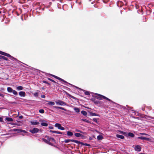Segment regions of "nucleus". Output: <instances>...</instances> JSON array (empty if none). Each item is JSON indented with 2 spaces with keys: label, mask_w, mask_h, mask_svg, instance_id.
<instances>
[{
  "label": "nucleus",
  "mask_w": 154,
  "mask_h": 154,
  "mask_svg": "<svg viewBox=\"0 0 154 154\" xmlns=\"http://www.w3.org/2000/svg\"><path fill=\"white\" fill-rule=\"evenodd\" d=\"M94 103L98 104L100 103V101H94Z\"/></svg>",
  "instance_id": "a19ab883"
},
{
  "label": "nucleus",
  "mask_w": 154,
  "mask_h": 154,
  "mask_svg": "<svg viewBox=\"0 0 154 154\" xmlns=\"http://www.w3.org/2000/svg\"><path fill=\"white\" fill-rule=\"evenodd\" d=\"M74 110L77 112H80V109L77 107H74Z\"/></svg>",
  "instance_id": "4be33fe9"
},
{
  "label": "nucleus",
  "mask_w": 154,
  "mask_h": 154,
  "mask_svg": "<svg viewBox=\"0 0 154 154\" xmlns=\"http://www.w3.org/2000/svg\"><path fill=\"white\" fill-rule=\"evenodd\" d=\"M116 136L118 138H120L121 139H123L124 138V137L123 135H121L119 134H117Z\"/></svg>",
  "instance_id": "6ab92c4d"
},
{
  "label": "nucleus",
  "mask_w": 154,
  "mask_h": 154,
  "mask_svg": "<svg viewBox=\"0 0 154 154\" xmlns=\"http://www.w3.org/2000/svg\"><path fill=\"white\" fill-rule=\"evenodd\" d=\"M67 135L68 136H72L73 135V133L72 132L69 131L67 132Z\"/></svg>",
  "instance_id": "412c9836"
},
{
  "label": "nucleus",
  "mask_w": 154,
  "mask_h": 154,
  "mask_svg": "<svg viewBox=\"0 0 154 154\" xmlns=\"http://www.w3.org/2000/svg\"><path fill=\"white\" fill-rule=\"evenodd\" d=\"M81 113L85 116H86L87 115V112L85 111L82 110L81 111Z\"/></svg>",
  "instance_id": "b1692460"
},
{
  "label": "nucleus",
  "mask_w": 154,
  "mask_h": 154,
  "mask_svg": "<svg viewBox=\"0 0 154 154\" xmlns=\"http://www.w3.org/2000/svg\"><path fill=\"white\" fill-rule=\"evenodd\" d=\"M49 128L51 129H53L54 128L52 126H50L49 127Z\"/></svg>",
  "instance_id": "c03bdc74"
},
{
  "label": "nucleus",
  "mask_w": 154,
  "mask_h": 154,
  "mask_svg": "<svg viewBox=\"0 0 154 154\" xmlns=\"http://www.w3.org/2000/svg\"><path fill=\"white\" fill-rule=\"evenodd\" d=\"M52 76H53V77H54V75H52V74H51V75Z\"/></svg>",
  "instance_id": "4d7b16f0"
},
{
  "label": "nucleus",
  "mask_w": 154,
  "mask_h": 154,
  "mask_svg": "<svg viewBox=\"0 0 154 154\" xmlns=\"http://www.w3.org/2000/svg\"><path fill=\"white\" fill-rule=\"evenodd\" d=\"M1 13V11H0V14Z\"/></svg>",
  "instance_id": "052dcab7"
},
{
  "label": "nucleus",
  "mask_w": 154,
  "mask_h": 154,
  "mask_svg": "<svg viewBox=\"0 0 154 154\" xmlns=\"http://www.w3.org/2000/svg\"><path fill=\"white\" fill-rule=\"evenodd\" d=\"M48 104L49 105H54V103L53 102H51L50 101H48Z\"/></svg>",
  "instance_id": "a878e982"
},
{
  "label": "nucleus",
  "mask_w": 154,
  "mask_h": 154,
  "mask_svg": "<svg viewBox=\"0 0 154 154\" xmlns=\"http://www.w3.org/2000/svg\"><path fill=\"white\" fill-rule=\"evenodd\" d=\"M19 95L21 97H25L26 95V93L24 91H20L19 92Z\"/></svg>",
  "instance_id": "1a4fd4ad"
},
{
  "label": "nucleus",
  "mask_w": 154,
  "mask_h": 154,
  "mask_svg": "<svg viewBox=\"0 0 154 154\" xmlns=\"http://www.w3.org/2000/svg\"><path fill=\"white\" fill-rule=\"evenodd\" d=\"M48 144H50V145H51V142L49 141H48V143H47Z\"/></svg>",
  "instance_id": "864d4df0"
},
{
  "label": "nucleus",
  "mask_w": 154,
  "mask_h": 154,
  "mask_svg": "<svg viewBox=\"0 0 154 154\" xmlns=\"http://www.w3.org/2000/svg\"><path fill=\"white\" fill-rule=\"evenodd\" d=\"M6 53H5V52H3L0 51V54H1L2 55H4V56L5 55Z\"/></svg>",
  "instance_id": "f704fd0d"
},
{
  "label": "nucleus",
  "mask_w": 154,
  "mask_h": 154,
  "mask_svg": "<svg viewBox=\"0 0 154 154\" xmlns=\"http://www.w3.org/2000/svg\"><path fill=\"white\" fill-rule=\"evenodd\" d=\"M57 134H62V133L60 132V131H57Z\"/></svg>",
  "instance_id": "09e8293b"
},
{
  "label": "nucleus",
  "mask_w": 154,
  "mask_h": 154,
  "mask_svg": "<svg viewBox=\"0 0 154 154\" xmlns=\"http://www.w3.org/2000/svg\"><path fill=\"white\" fill-rule=\"evenodd\" d=\"M5 56H7V57H11V58H12L11 59H14V60H16V59L15 58H14L13 57L11 56V55H10L9 54H7V53H6V54H5Z\"/></svg>",
  "instance_id": "dca6fc26"
},
{
  "label": "nucleus",
  "mask_w": 154,
  "mask_h": 154,
  "mask_svg": "<svg viewBox=\"0 0 154 154\" xmlns=\"http://www.w3.org/2000/svg\"><path fill=\"white\" fill-rule=\"evenodd\" d=\"M85 93L86 95H90V93H89V92L88 91H85Z\"/></svg>",
  "instance_id": "c9c22d12"
},
{
  "label": "nucleus",
  "mask_w": 154,
  "mask_h": 154,
  "mask_svg": "<svg viewBox=\"0 0 154 154\" xmlns=\"http://www.w3.org/2000/svg\"><path fill=\"white\" fill-rule=\"evenodd\" d=\"M54 107L55 108H56V109H62V110H65V111L66 110V109H64L63 108V107H61L54 106Z\"/></svg>",
  "instance_id": "a211bd4d"
},
{
  "label": "nucleus",
  "mask_w": 154,
  "mask_h": 154,
  "mask_svg": "<svg viewBox=\"0 0 154 154\" xmlns=\"http://www.w3.org/2000/svg\"><path fill=\"white\" fill-rule=\"evenodd\" d=\"M75 131H77V132H80V133H82V134H85V132H82V131H81L80 130H78V129H76Z\"/></svg>",
  "instance_id": "7c9ffc66"
},
{
  "label": "nucleus",
  "mask_w": 154,
  "mask_h": 154,
  "mask_svg": "<svg viewBox=\"0 0 154 154\" xmlns=\"http://www.w3.org/2000/svg\"><path fill=\"white\" fill-rule=\"evenodd\" d=\"M0 96H1L2 97L4 96V95L3 94L0 93Z\"/></svg>",
  "instance_id": "603ef678"
},
{
  "label": "nucleus",
  "mask_w": 154,
  "mask_h": 154,
  "mask_svg": "<svg viewBox=\"0 0 154 154\" xmlns=\"http://www.w3.org/2000/svg\"><path fill=\"white\" fill-rule=\"evenodd\" d=\"M23 88V87L21 86H18L16 88V89L18 90H22Z\"/></svg>",
  "instance_id": "5701e85b"
},
{
  "label": "nucleus",
  "mask_w": 154,
  "mask_h": 154,
  "mask_svg": "<svg viewBox=\"0 0 154 154\" xmlns=\"http://www.w3.org/2000/svg\"><path fill=\"white\" fill-rule=\"evenodd\" d=\"M82 120L83 121H85V122H87V123H91V122H90L88 120H87L86 119H82Z\"/></svg>",
  "instance_id": "c756f323"
},
{
  "label": "nucleus",
  "mask_w": 154,
  "mask_h": 154,
  "mask_svg": "<svg viewBox=\"0 0 154 154\" xmlns=\"http://www.w3.org/2000/svg\"><path fill=\"white\" fill-rule=\"evenodd\" d=\"M102 139L103 136L101 135H99L97 137V139L99 140H101Z\"/></svg>",
  "instance_id": "aec40b11"
},
{
  "label": "nucleus",
  "mask_w": 154,
  "mask_h": 154,
  "mask_svg": "<svg viewBox=\"0 0 154 154\" xmlns=\"http://www.w3.org/2000/svg\"><path fill=\"white\" fill-rule=\"evenodd\" d=\"M90 115L91 116H96V114L94 113L91 112Z\"/></svg>",
  "instance_id": "72a5a7b5"
},
{
  "label": "nucleus",
  "mask_w": 154,
  "mask_h": 154,
  "mask_svg": "<svg viewBox=\"0 0 154 154\" xmlns=\"http://www.w3.org/2000/svg\"><path fill=\"white\" fill-rule=\"evenodd\" d=\"M48 140H49V141L52 140V141H53L54 142H55V140H54V139L53 138H49V137H48Z\"/></svg>",
  "instance_id": "cd10ccee"
},
{
  "label": "nucleus",
  "mask_w": 154,
  "mask_h": 154,
  "mask_svg": "<svg viewBox=\"0 0 154 154\" xmlns=\"http://www.w3.org/2000/svg\"><path fill=\"white\" fill-rule=\"evenodd\" d=\"M43 141L45 142V143H48V140H47L45 139H43Z\"/></svg>",
  "instance_id": "4c0bfd02"
},
{
  "label": "nucleus",
  "mask_w": 154,
  "mask_h": 154,
  "mask_svg": "<svg viewBox=\"0 0 154 154\" xmlns=\"http://www.w3.org/2000/svg\"><path fill=\"white\" fill-rule=\"evenodd\" d=\"M21 130L20 129H15L14 131H20L21 132Z\"/></svg>",
  "instance_id": "79ce46f5"
},
{
  "label": "nucleus",
  "mask_w": 154,
  "mask_h": 154,
  "mask_svg": "<svg viewBox=\"0 0 154 154\" xmlns=\"http://www.w3.org/2000/svg\"><path fill=\"white\" fill-rule=\"evenodd\" d=\"M54 131L50 130V132H51L54 133Z\"/></svg>",
  "instance_id": "6e6d98bb"
},
{
  "label": "nucleus",
  "mask_w": 154,
  "mask_h": 154,
  "mask_svg": "<svg viewBox=\"0 0 154 154\" xmlns=\"http://www.w3.org/2000/svg\"><path fill=\"white\" fill-rule=\"evenodd\" d=\"M56 103L57 105H59L61 106L66 105V103L65 102L60 100H58L56 101Z\"/></svg>",
  "instance_id": "20e7f679"
},
{
  "label": "nucleus",
  "mask_w": 154,
  "mask_h": 154,
  "mask_svg": "<svg viewBox=\"0 0 154 154\" xmlns=\"http://www.w3.org/2000/svg\"><path fill=\"white\" fill-rule=\"evenodd\" d=\"M135 150L137 151H140L141 150V147L139 145H137L134 147Z\"/></svg>",
  "instance_id": "423d86ee"
},
{
  "label": "nucleus",
  "mask_w": 154,
  "mask_h": 154,
  "mask_svg": "<svg viewBox=\"0 0 154 154\" xmlns=\"http://www.w3.org/2000/svg\"><path fill=\"white\" fill-rule=\"evenodd\" d=\"M15 95H17V92L15 90H13L12 92Z\"/></svg>",
  "instance_id": "c85d7f7f"
},
{
  "label": "nucleus",
  "mask_w": 154,
  "mask_h": 154,
  "mask_svg": "<svg viewBox=\"0 0 154 154\" xmlns=\"http://www.w3.org/2000/svg\"><path fill=\"white\" fill-rule=\"evenodd\" d=\"M57 131H54V133L57 134Z\"/></svg>",
  "instance_id": "5fc2aeb1"
},
{
  "label": "nucleus",
  "mask_w": 154,
  "mask_h": 154,
  "mask_svg": "<svg viewBox=\"0 0 154 154\" xmlns=\"http://www.w3.org/2000/svg\"><path fill=\"white\" fill-rule=\"evenodd\" d=\"M0 59H3L4 60H8V58H7L4 56H2L1 55H0Z\"/></svg>",
  "instance_id": "f3484780"
},
{
  "label": "nucleus",
  "mask_w": 154,
  "mask_h": 154,
  "mask_svg": "<svg viewBox=\"0 0 154 154\" xmlns=\"http://www.w3.org/2000/svg\"><path fill=\"white\" fill-rule=\"evenodd\" d=\"M13 90L10 87H8L7 88V91L9 92H12Z\"/></svg>",
  "instance_id": "393cba45"
},
{
  "label": "nucleus",
  "mask_w": 154,
  "mask_h": 154,
  "mask_svg": "<svg viewBox=\"0 0 154 154\" xmlns=\"http://www.w3.org/2000/svg\"><path fill=\"white\" fill-rule=\"evenodd\" d=\"M19 118H20V119H22L23 118V116H19Z\"/></svg>",
  "instance_id": "8fccbe9b"
},
{
  "label": "nucleus",
  "mask_w": 154,
  "mask_h": 154,
  "mask_svg": "<svg viewBox=\"0 0 154 154\" xmlns=\"http://www.w3.org/2000/svg\"><path fill=\"white\" fill-rule=\"evenodd\" d=\"M121 132V133L123 135H125L126 134V133L125 132L122 131H120Z\"/></svg>",
  "instance_id": "58836bf2"
},
{
  "label": "nucleus",
  "mask_w": 154,
  "mask_h": 154,
  "mask_svg": "<svg viewBox=\"0 0 154 154\" xmlns=\"http://www.w3.org/2000/svg\"><path fill=\"white\" fill-rule=\"evenodd\" d=\"M39 112L40 113H44V110L43 109H41L39 110Z\"/></svg>",
  "instance_id": "2f4dec72"
},
{
  "label": "nucleus",
  "mask_w": 154,
  "mask_h": 154,
  "mask_svg": "<svg viewBox=\"0 0 154 154\" xmlns=\"http://www.w3.org/2000/svg\"><path fill=\"white\" fill-rule=\"evenodd\" d=\"M31 123L32 125H36L39 124V123L37 121H31L30 122Z\"/></svg>",
  "instance_id": "9b49d317"
},
{
  "label": "nucleus",
  "mask_w": 154,
  "mask_h": 154,
  "mask_svg": "<svg viewBox=\"0 0 154 154\" xmlns=\"http://www.w3.org/2000/svg\"><path fill=\"white\" fill-rule=\"evenodd\" d=\"M5 56H7V57H11V58H12L11 59H14V60H16V59L15 58H14L13 57L11 56V55H10L9 54H7V53H6V54H5Z\"/></svg>",
  "instance_id": "2eb2a0df"
},
{
  "label": "nucleus",
  "mask_w": 154,
  "mask_h": 154,
  "mask_svg": "<svg viewBox=\"0 0 154 154\" xmlns=\"http://www.w3.org/2000/svg\"><path fill=\"white\" fill-rule=\"evenodd\" d=\"M93 120L95 122H97V119H95V118H94L93 119Z\"/></svg>",
  "instance_id": "37998d69"
},
{
  "label": "nucleus",
  "mask_w": 154,
  "mask_h": 154,
  "mask_svg": "<svg viewBox=\"0 0 154 154\" xmlns=\"http://www.w3.org/2000/svg\"><path fill=\"white\" fill-rule=\"evenodd\" d=\"M48 80H49L53 82L54 83H56V82L54 81V80L51 79L50 78H48Z\"/></svg>",
  "instance_id": "473e14b6"
},
{
  "label": "nucleus",
  "mask_w": 154,
  "mask_h": 154,
  "mask_svg": "<svg viewBox=\"0 0 154 154\" xmlns=\"http://www.w3.org/2000/svg\"><path fill=\"white\" fill-rule=\"evenodd\" d=\"M3 119L2 118L0 117V122H2L3 121Z\"/></svg>",
  "instance_id": "de8ad7c7"
},
{
  "label": "nucleus",
  "mask_w": 154,
  "mask_h": 154,
  "mask_svg": "<svg viewBox=\"0 0 154 154\" xmlns=\"http://www.w3.org/2000/svg\"><path fill=\"white\" fill-rule=\"evenodd\" d=\"M140 135H148L147 134H146V133H140Z\"/></svg>",
  "instance_id": "ea45409f"
},
{
  "label": "nucleus",
  "mask_w": 154,
  "mask_h": 154,
  "mask_svg": "<svg viewBox=\"0 0 154 154\" xmlns=\"http://www.w3.org/2000/svg\"><path fill=\"white\" fill-rule=\"evenodd\" d=\"M128 135L131 137H133L134 136V134L133 133L131 132L129 133Z\"/></svg>",
  "instance_id": "bb28decb"
},
{
  "label": "nucleus",
  "mask_w": 154,
  "mask_h": 154,
  "mask_svg": "<svg viewBox=\"0 0 154 154\" xmlns=\"http://www.w3.org/2000/svg\"><path fill=\"white\" fill-rule=\"evenodd\" d=\"M43 82L44 83L48 84L49 85H51V84L49 83H48V82H46V81H43Z\"/></svg>",
  "instance_id": "e433bc0d"
},
{
  "label": "nucleus",
  "mask_w": 154,
  "mask_h": 154,
  "mask_svg": "<svg viewBox=\"0 0 154 154\" xmlns=\"http://www.w3.org/2000/svg\"><path fill=\"white\" fill-rule=\"evenodd\" d=\"M140 154H144V153H140Z\"/></svg>",
  "instance_id": "bf43d9fd"
},
{
  "label": "nucleus",
  "mask_w": 154,
  "mask_h": 154,
  "mask_svg": "<svg viewBox=\"0 0 154 154\" xmlns=\"http://www.w3.org/2000/svg\"><path fill=\"white\" fill-rule=\"evenodd\" d=\"M78 142H79V143H77L78 145H79V144H81L82 145H83L87 146H90V145H89V144H87V143H83L81 142H80V141H78Z\"/></svg>",
  "instance_id": "ddd939ff"
},
{
  "label": "nucleus",
  "mask_w": 154,
  "mask_h": 154,
  "mask_svg": "<svg viewBox=\"0 0 154 154\" xmlns=\"http://www.w3.org/2000/svg\"><path fill=\"white\" fill-rule=\"evenodd\" d=\"M40 121L42 122L41 123V125L44 126H47L48 125L47 123L43 122L44 121L43 120H40Z\"/></svg>",
  "instance_id": "9d476101"
},
{
  "label": "nucleus",
  "mask_w": 154,
  "mask_h": 154,
  "mask_svg": "<svg viewBox=\"0 0 154 154\" xmlns=\"http://www.w3.org/2000/svg\"><path fill=\"white\" fill-rule=\"evenodd\" d=\"M34 95L35 96H37L38 95V93H35L34 94Z\"/></svg>",
  "instance_id": "a18cd8bd"
},
{
  "label": "nucleus",
  "mask_w": 154,
  "mask_h": 154,
  "mask_svg": "<svg viewBox=\"0 0 154 154\" xmlns=\"http://www.w3.org/2000/svg\"><path fill=\"white\" fill-rule=\"evenodd\" d=\"M74 135L76 137H83V136L82 134L79 133H75V134Z\"/></svg>",
  "instance_id": "f8f14e48"
},
{
  "label": "nucleus",
  "mask_w": 154,
  "mask_h": 154,
  "mask_svg": "<svg viewBox=\"0 0 154 154\" xmlns=\"http://www.w3.org/2000/svg\"><path fill=\"white\" fill-rule=\"evenodd\" d=\"M70 142H74L77 143H79L78 141L77 140H71V139H66L65 140H64V142L66 143H68Z\"/></svg>",
  "instance_id": "39448f33"
},
{
  "label": "nucleus",
  "mask_w": 154,
  "mask_h": 154,
  "mask_svg": "<svg viewBox=\"0 0 154 154\" xmlns=\"http://www.w3.org/2000/svg\"><path fill=\"white\" fill-rule=\"evenodd\" d=\"M54 126L55 127H57L58 129L61 130H64L65 129L64 128L62 127L61 125L59 123H56Z\"/></svg>",
  "instance_id": "7ed1b4c3"
},
{
  "label": "nucleus",
  "mask_w": 154,
  "mask_h": 154,
  "mask_svg": "<svg viewBox=\"0 0 154 154\" xmlns=\"http://www.w3.org/2000/svg\"><path fill=\"white\" fill-rule=\"evenodd\" d=\"M41 97L42 98H45V96L44 95H42Z\"/></svg>",
  "instance_id": "3c124183"
},
{
  "label": "nucleus",
  "mask_w": 154,
  "mask_h": 154,
  "mask_svg": "<svg viewBox=\"0 0 154 154\" xmlns=\"http://www.w3.org/2000/svg\"><path fill=\"white\" fill-rule=\"evenodd\" d=\"M138 139H141L143 140H149L150 139L149 138H146L144 137H138Z\"/></svg>",
  "instance_id": "0eeeda50"
},
{
  "label": "nucleus",
  "mask_w": 154,
  "mask_h": 154,
  "mask_svg": "<svg viewBox=\"0 0 154 154\" xmlns=\"http://www.w3.org/2000/svg\"><path fill=\"white\" fill-rule=\"evenodd\" d=\"M39 131V129L37 128H34L32 129L29 130L30 132L32 134H35L37 133Z\"/></svg>",
  "instance_id": "f03ea898"
},
{
  "label": "nucleus",
  "mask_w": 154,
  "mask_h": 154,
  "mask_svg": "<svg viewBox=\"0 0 154 154\" xmlns=\"http://www.w3.org/2000/svg\"><path fill=\"white\" fill-rule=\"evenodd\" d=\"M97 94L98 95L97 96V98L99 100H102V98L105 99L108 101H110L111 102H112L113 103H114V102H113L110 99H109L108 98L106 97L103 96L102 95L99 94Z\"/></svg>",
  "instance_id": "f257e3e1"
},
{
  "label": "nucleus",
  "mask_w": 154,
  "mask_h": 154,
  "mask_svg": "<svg viewBox=\"0 0 154 154\" xmlns=\"http://www.w3.org/2000/svg\"><path fill=\"white\" fill-rule=\"evenodd\" d=\"M15 103V102H11V103Z\"/></svg>",
  "instance_id": "13d9d810"
},
{
  "label": "nucleus",
  "mask_w": 154,
  "mask_h": 154,
  "mask_svg": "<svg viewBox=\"0 0 154 154\" xmlns=\"http://www.w3.org/2000/svg\"><path fill=\"white\" fill-rule=\"evenodd\" d=\"M54 77L55 78H56V79H57L58 80H60V81H62V82H64L65 83H67V82L66 81H65L63 79H61V78H60V77H57V76H55V75H54Z\"/></svg>",
  "instance_id": "6e6552de"
},
{
  "label": "nucleus",
  "mask_w": 154,
  "mask_h": 154,
  "mask_svg": "<svg viewBox=\"0 0 154 154\" xmlns=\"http://www.w3.org/2000/svg\"><path fill=\"white\" fill-rule=\"evenodd\" d=\"M5 120L8 122H12L13 121V119L11 118L6 117L5 119Z\"/></svg>",
  "instance_id": "4468645a"
},
{
  "label": "nucleus",
  "mask_w": 154,
  "mask_h": 154,
  "mask_svg": "<svg viewBox=\"0 0 154 154\" xmlns=\"http://www.w3.org/2000/svg\"><path fill=\"white\" fill-rule=\"evenodd\" d=\"M21 132H24V133H26V132L24 130H21Z\"/></svg>",
  "instance_id": "49530a36"
}]
</instances>
